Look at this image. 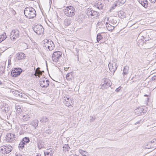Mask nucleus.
<instances>
[{"instance_id":"nucleus-38","label":"nucleus","mask_w":156,"mask_h":156,"mask_svg":"<svg viewBox=\"0 0 156 156\" xmlns=\"http://www.w3.org/2000/svg\"><path fill=\"white\" fill-rule=\"evenodd\" d=\"M24 145L23 144L20 142L18 146V147L19 148V149H22L24 147Z\"/></svg>"},{"instance_id":"nucleus-30","label":"nucleus","mask_w":156,"mask_h":156,"mask_svg":"<svg viewBox=\"0 0 156 156\" xmlns=\"http://www.w3.org/2000/svg\"><path fill=\"white\" fill-rule=\"evenodd\" d=\"M118 16L121 18H124L125 17V13L123 11H120L119 12Z\"/></svg>"},{"instance_id":"nucleus-12","label":"nucleus","mask_w":156,"mask_h":156,"mask_svg":"<svg viewBox=\"0 0 156 156\" xmlns=\"http://www.w3.org/2000/svg\"><path fill=\"white\" fill-rule=\"evenodd\" d=\"M112 83L111 81L106 78L104 80V83L102 84L101 88L102 89L107 88L111 85Z\"/></svg>"},{"instance_id":"nucleus-39","label":"nucleus","mask_w":156,"mask_h":156,"mask_svg":"<svg viewBox=\"0 0 156 156\" xmlns=\"http://www.w3.org/2000/svg\"><path fill=\"white\" fill-rule=\"evenodd\" d=\"M42 72L40 70L37 73L36 72L35 74V75L36 76H38L39 77H40V75L42 74Z\"/></svg>"},{"instance_id":"nucleus-54","label":"nucleus","mask_w":156,"mask_h":156,"mask_svg":"<svg viewBox=\"0 0 156 156\" xmlns=\"http://www.w3.org/2000/svg\"><path fill=\"white\" fill-rule=\"evenodd\" d=\"M145 39H146L145 40V41H148V40H150V39L151 38L149 37L148 38V39H146V37Z\"/></svg>"},{"instance_id":"nucleus-62","label":"nucleus","mask_w":156,"mask_h":156,"mask_svg":"<svg viewBox=\"0 0 156 156\" xmlns=\"http://www.w3.org/2000/svg\"><path fill=\"white\" fill-rule=\"evenodd\" d=\"M41 156V154H40V155H37L36 156Z\"/></svg>"},{"instance_id":"nucleus-19","label":"nucleus","mask_w":156,"mask_h":156,"mask_svg":"<svg viewBox=\"0 0 156 156\" xmlns=\"http://www.w3.org/2000/svg\"><path fill=\"white\" fill-rule=\"evenodd\" d=\"M115 26L112 25L108 23H106V27L107 29L109 31H112L114 28Z\"/></svg>"},{"instance_id":"nucleus-20","label":"nucleus","mask_w":156,"mask_h":156,"mask_svg":"<svg viewBox=\"0 0 156 156\" xmlns=\"http://www.w3.org/2000/svg\"><path fill=\"white\" fill-rule=\"evenodd\" d=\"M38 123V121L37 119H34L30 123V124L33 126L35 128L37 126Z\"/></svg>"},{"instance_id":"nucleus-36","label":"nucleus","mask_w":156,"mask_h":156,"mask_svg":"<svg viewBox=\"0 0 156 156\" xmlns=\"http://www.w3.org/2000/svg\"><path fill=\"white\" fill-rule=\"evenodd\" d=\"M38 147L39 149L43 148L44 146V145L42 142H39L37 143Z\"/></svg>"},{"instance_id":"nucleus-50","label":"nucleus","mask_w":156,"mask_h":156,"mask_svg":"<svg viewBox=\"0 0 156 156\" xmlns=\"http://www.w3.org/2000/svg\"><path fill=\"white\" fill-rule=\"evenodd\" d=\"M69 68V67H65V68H64V70L65 71H67Z\"/></svg>"},{"instance_id":"nucleus-27","label":"nucleus","mask_w":156,"mask_h":156,"mask_svg":"<svg viewBox=\"0 0 156 156\" xmlns=\"http://www.w3.org/2000/svg\"><path fill=\"white\" fill-rule=\"evenodd\" d=\"M48 121V119L45 117H42L40 119V121L41 122L46 123Z\"/></svg>"},{"instance_id":"nucleus-49","label":"nucleus","mask_w":156,"mask_h":156,"mask_svg":"<svg viewBox=\"0 0 156 156\" xmlns=\"http://www.w3.org/2000/svg\"><path fill=\"white\" fill-rule=\"evenodd\" d=\"M18 94L17 97H22V94L21 93L19 92Z\"/></svg>"},{"instance_id":"nucleus-23","label":"nucleus","mask_w":156,"mask_h":156,"mask_svg":"<svg viewBox=\"0 0 156 156\" xmlns=\"http://www.w3.org/2000/svg\"><path fill=\"white\" fill-rule=\"evenodd\" d=\"M145 110L141 108H139L135 110V112L137 113V114L141 113H144L145 112Z\"/></svg>"},{"instance_id":"nucleus-21","label":"nucleus","mask_w":156,"mask_h":156,"mask_svg":"<svg viewBox=\"0 0 156 156\" xmlns=\"http://www.w3.org/2000/svg\"><path fill=\"white\" fill-rule=\"evenodd\" d=\"M129 67L127 66H126L124 67L123 69L122 74L123 75H127L129 73Z\"/></svg>"},{"instance_id":"nucleus-40","label":"nucleus","mask_w":156,"mask_h":156,"mask_svg":"<svg viewBox=\"0 0 156 156\" xmlns=\"http://www.w3.org/2000/svg\"><path fill=\"white\" fill-rule=\"evenodd\" d=\"M126 2V0H119L118 2L121 5L124 4Z\"/></svg>"},{"instance_id":"nucleus-8","label":"nucleus","mask_w":156,"mask_h":156,"mask_svg":"<svg viewBox=\"0 0 156 156\" xmlns=\"http://www.w3.org/2000/svg\"><path fill=\"white\" fill-rule=\"evenodd\" d=\"M1 112L5 116L6 115L8 117V115H9V107L7 104H5L3 107L1 108Z\"/></svg>"},{"instance_id":"nucleus-52","label":"nucleus","mask_w":156,"mask_h":156,"mask_svg":"<svg viewBox=\"0 0 156 156\" xmlns=\"http://www.w3.org/2000/svg\"><path fill=\"white\" fill-rule=\"evenodd\" d=\"M152 3H154L156 1V0H149Z\"/></svg>"},{"instance_id":"nucleus-42","label":"nucleus","mask_w":156,"mask_h":156,"mask_svg":"<svg viewBox=\"0 0 156 156\" xmlns=\"http://www.w3.org/2000/svg\"><path fill=\"white\" fill-rule=\"evenodd\" d=\"M24 139L25 141L27 142V143H29L30 141V140L29 137H26L23 138Z\"/></svg>"},{"instance_id":"nucleus-35","label":"nucleus","mask_w":156,"mask_h":156,"mask_svg":"<svg viewBox=\"0 0 156 156\" xmlns=\"http://www.w3.org/2000/svg\"><path fill=\"white\" fill-rule=\"evenodd\" d=\"M30 118V116L29 115H23L22 119L24 121H27Z\"/></svg>"},{"instance_id":"nucleus-25","label":"nucleus","mask_w":156,"mask_h":156,"mask_svg":"<svg viewBox=\"0 0 156 156\" xmlns=\"http://www.w3.org/2000/svg\"><path fill=\"white\" fill-rule=\"evenodd\" d=\"M63 102L65 105L68 107L71 106L72 101H68L66 99H64L63 100Z\"/></svg>"},{"instance_id":"nucleus-45","label":"nucleus","mask_w":156,"mask_h":156,"mask_svg":"<svg viewBox=\"0 0 156 156\" xmlns=\"http://www.w3.org/2000/svg\"><path fill=\"white\" fill-rule=\"evenodd\" d=\"M121 89V87H119L118 88L116 89L115 91L117 92H119Z\"/></svg>"},{"instance_id":"nucleus-53","label":"nucleus","mask_w":156,"mask_h":156,"mask_svg":"<svg viewBox=\"0 0 156 156\" xmlns=\"http://www.w3.org/2000/svg\"><path fill=\"white\" fill-rule=\"evenodd\" d=\"M141 121L140 120V121H138L137 122H136V123H135V125H136L138 123H140Z\"/></svg>"},{"instance_id":"nucleus-32","label":"nucleus","mask_w":156,"mask_h":156,"mask_svg":"<svg viewBox=\"0 0 156 156\" xmlns=\"http://www.w3.org/2000/svg\"><path fill=\"white\" fill-rule=\"evenodd\" d=\"M103 38V37L100 33L98 34L97 37V40L98 42Z\"/></svg>"},{"instance_id":"nucleus-48","label":"nucleus","mask_w":156,"mask_h":156,"mask_svg":"<svg viewBox=\"0 0 156 156\" xmlns=\"http://www.w3.org/2000/svg\"><path fill=\"white\" fill-rule=\"evenodd\" d=\"M91 119H90V121L91 122H93L95 120V119L93 118V117L90 116Z\"/></svg>"},{"instance_id":"nucleus-3","label":"nucleus","mask_w":156,"mask_h":156,"mask_svg":"<svg viewBox=\"0 0 156 156\" xmlns=\"http://www.w3.org/2000/svg\"><path fill=\"white\" fill-rule=\"evenodd\" d=\"M65 14L69 17H72L75 14V8L72 6H67L64 10Z\"/></svg>"},{"instance_id":"nucleus-14","label":"nucleus","mask_w":156,"mask_h":156,"mask_svg":"<svg viewBox=\"0 0 156 156\" xmlns=\"http://www.w3.org/2000/svg\"><path fill=\"white\" fill-rule=\"evenodd\" d=\"M5 148H4V153L2 152V154H5V153H9L12 150V147L10 145H7L6 146H4Z\"/></svg>"},{"instance_id":"nucleus-44","label":"nucleus","mask_w":156,"mask_h":156,"mask_svg":"<svg viewBox=\"0 0 156 156\" xmlns=\"http://www.w3.org/2000/svg\"><path fill=\"white\" fill-rule=\"evenodd\" d=\"M5 148V146H3V147H2L1 149V150H0V152L1 153H2V152H4V148Z\"/></svg>"},{"instance_id":"nucleus-2","label":"nucleus","mask_w":156,"mask_h":156,"mask_svg":"<svg viewBox=\"0 0 156 156\" xmlns=\"http://www.w3.org/2000/svg\"><path fill=\"white\" fill-rule=\"evenodd\" d=\"M43 46L47 51H51L55 47L54 44L51 40L45 39L43 41Z\"/></svg>"},{"instance_id":"nucleus-24","label":"nucleus","mask_w":156,"mask_h":156,"mask_svg":"<svg viewBox=\"0 0 156 156\" xmlns=\"http://www.w3.org/2000/svg\"><path fill=\"white\" fill-rule=\"evenodd\" d=\"M66 78L68 80H72L73 78L72 72L68 73L66 76Z\"/></svg>"},{"instance_id":"nucleus-4","label":"nucleus","mask_w":156,"mask_h":156,"mask_svg":"<svg viewBox=\"0 0 156 156\" xmlns=\"http://www.w3.org/2000/svg\"><path fill=\"white\" fill-rule=\"evenodd\" d=\"M33 29L34 32L38 35L43 34L44 31V29L41 25L36 24L33 26Z\"/></svg>"},{"instance_id":"nucleus-1","label":"nucleus","mask_w":156,"mask_h":156,"mask_svg":"<svg viewBox=\"0 0 156 156\" xmlns=\"http://www.w3.org/2000/svg\"><path fill=\"white\" fill-rule=\"evenodd\" d=\"M24 14L28 19H33L36 16V11L35 9L31 7H27L25 9Z\"/></svg>"},{"instance_id":"nucleus-33","label":"nucleus","mask_w":156,"mask_h":156,"mask_svg":"<svg viewBox=\"0 0 156 156\" xmlns=\"http://www.w3.org/2000/svg\"><path fill=\"white\" fill-rule=\"evenodd\" d=\"M97 8L98 9H103L104 7L103 5L100 2H99L97 4Z\"/></svg>"},{"instance_id":"nucleus-28","label":"nucleus","mask_w":156,"mask_h":156,"mask_svg":"<svg viewBox=\"0 0 156 156\" xmlns=\"http://www.w3.org/2000/svg\"><path fill=\"white\" fill-rule=\"evenodd\" d=\"M22 107L21 105H16V109L17 111H22Z\"/></svg>"},{"instance_id":"nucleus-63","label":"nucleus","mask_w":156,"mask_h":156,"mask_svg":"<svg viewBox=\"0 0 156 156\" xmlns=\"http://www.w3.org/2000/svg\"><path fill=\"white\" fill-rule=\"evenodd\" d=\"M1 81L0 80V84H1Z\"/></svg>"},{"instance_id":"nucleus-61","label":"nucleus","mask_w":156,"mask_h":156,"mask_svg":"<svg viewBox=\"0 0 156 156\" xmlns=\"http://www.w3.org/2000/svg\"><path fill=\"white\" fill-rule=\"evenodd\" d=\"M74 156H79V155H76V154H75V155H74Z\"/></svg>"},{"instance_id":"nucleus-34","label":"nucleus","mask_w":156,"mask_h":156,"mask_svg":"<svg viewBox=\"0 0 156 156\" xmlns=\"http://www.w3.org/2000/svg\"><path fill=\"white\" fill-rule=\"evenodd\" d=\"M63 150L65 152L68 151L69 149L70 148V147L68 144H65V145L63 146Z\"/></svg>"},{"instance_id":"nucleus-41","label":"nucleus","mask_w":156,"mask_h":156,"mask_svg":"<svg viewBox=\"0 0 156 156\" xmlns=\"http://www.w3.org/2000/svg\"><path fill=\"white\" fill-rule=\"evenodd\" d=\"M45 132L46 133L51 134L52 133V131L51 129H48L46 130Z\"/></svg>"},{"instance_id":"nucleus-10","label":"nucleus","mask_w":156,"mask_h":156,"mask_svg":"<svg viewBox=\"0 0 156 156\" xmlns=\"http://www.w3.org/2000/svg\"><path fill=\"white\" fill-rule=\"evenodd\" d=\"M19 31L17 29H15L13 30L11 34L10 35V38L12 39H15L16 38L19 37Z\"/></svg>"},{"instance_id":"nucleus-57","label":"nucleus","mask_w":156,"mask_h":156,"mask_svg":"<svg viewBox=\"0 0 156 156\" xmlns=\"http://www.w3.org/2000/svg\"><path fill=\"white\" fill-rule=\"evenodd\" d=\"M117 4H116V5H115V6H114V7H113H113H112V9H114V8H115V6H117Z\"/></svg>"},{"instance_id":"nucleus-13","label":"nucleus","mask_w":156,"mask_h":156,"mask_svg":"<svg viewBox=\"0 0 156 156\" xmlns=\"http://www.w3.org/2000/svg\"><path fill=\"white\" fill-rule=\"evenodd\" d=\"M117 17L115 16H111L108 18V20H109V22L112 24L116 26L117 25Z\"/></svg>"},{"instance_id":"nucleus-51","label":"nucleus","mask_w":156,"mask_h":156,"mask_svg":"<svg viewBox=\"0 0 156 156\" xmlns=\"http://www.w3.org/2000/svg\"><path fill=\"white\" fill-rule=\"evenodd\" d=\"M155 141H156V139H155L154 140H151V143H154Z\"/></svg>"},{"instance_id":"nucleus-11","label":"nucleus","mask_w":156,"mask_h":156,"mask_svg":"<svg viewBox=\"0 0 156 156\" xmlns=\"http://www.w3.org/2000/svg\"><path fill=\"white\" fill-rule=\"evenodd\" d=\"M108 67L110 71L114 74L117 69V66L116 63L113 62L112 63H110L108 64Z\"/></svg>"},{"instance_id":"nucleus-15","label":"nucleus","mask_w":156,"mask_h":156,"mask_svg":"<svg viewBox=\"0 0 156 156\" xmlns=\"http://www.w3.org/2000/svg\"><path fill=\"white\" fill-rule=\"evenodd\" d=\"M25 56V54L23 53L22 52L18 53L16 57V59L19 60H21L24 58Z\"/></svg>"},{"instance_id":"nucleus-18","label":"nucleus","mask_w":156,"mask_h":156,"mask_svg":"<svg viewBox=\"0 0 156 156\" xmlns=\"http://www.w3.org/2000/svg\"><path fill=\"white\" fill-rule=\"evenodd\" d=\"M84 19V16L81 14L78 15L76 18L77 20L80 22H82Z\"/></svg>"},{"instance_id":"nucleus-7","label":"nucleus","mask_w":156,"mask_h":156,"mask_svg":"<svg viewBox=\"0 0 156 156\" xmlns=\"http://www.w3.org/2000/svg\"><path fill=\"white\" fill-rule=\"evenodd\" d=\"M61 56L62 52H61L59 51H55L52 55V59L54 62H57Z\"/></svg>"},{"instance_id":"nucleus-22","label":"nucleus","mask_w":156,"mask_h":156,"mask_svg":"<svg viewBox=\"0 0 156 156\" xmlns=\"http://www.w3.org/2000/svg\"><path fill=\"white\" fill-rule=\"evenodd\" d=\"M71 20L70 19L67 18L64 20V24L65 26H69L71 23Z\"/></svg>"},{"instance_id":"nucleus-46","label":"nucleus","mask_w":156,"mask_h":156,"mask_svg":"<svg viewBox=\"0 0 156 156\" xmlns=\"http://www.w3.org/2000/svg\"><path fill=\"white\" fill-rule=\"evenodd\" d=\"M65 98V99H66V101H72L71 100V99L69 98H68L67 97H66V98Z\"/></svg>"},{"instance_id":"nucleus-37","label":"nucleus","mask_w":156,"mask_h":156,"mask_svg":"<svg viewBox=\"0 0 156 156\" xmlns=\"http://www.w3.org/2000/svg\"><path fill=\"white\" fill-rule=\"evenodd\" d=\"M19 93V91L16 90H15L12 91V94L16 97H18Z\"/></svg>"},{"instance_id":"nucleus-31","label":"nucleus","mask_w":156,"mask_h":156,"mask_svg":"<svg viewBox=\"0 0 156 156\" xmlns=\"http://www.w3.org/2000/svg\"><path fill=\"white\" fill-rule=\"evenodd\" d=\"M21 128L22 130L26 131L27 129V125H22L21 126Z\"/></svg>"},{"instance_id":"nucleus-59","label":"nucleus","mask_w":156,"mask_h":156,"mask_svg":"<svg viewBox=\"0 0 156 156\" xmlns=\"http://www.w3.org/2000/svg\"><path fill=\"white\" fill-rule=\"evenodd\" d=\"M149 99V98H147V101H146V103H147V101Z\"/></svg>"},{"instance_id":"nucleus-56","label":"nucleus","mask_w":156,"mask_h":156,"mask_svg":"<svg viewBox=\"0 0 156 156\" xmlns=\"http://www.w3.org/2000/svg\"><path fill=\"white\" fill-rule=\"evenodd\" d=\"M156 79V76H154L152 78V80H155Z\"/></svg>"},{"instance_id":"nucleus-64","label":"nucleus","mask_w":156,"mask_h":156,"mask_svg":"<svg viewBox=\"0 0 156 156\" xmlns=\"http://www.w3.org/2000/svg\"><path fill=\"white\" fill-rule=\"evenodd\" d=\"M105 1H108V2L109 1V0H105Z\"/></svg>"},{"instance_id":"nucleus-6","label":"nucleus","mask_w":156,"mask_h":156,"mask_svg":"<svg viewBox=\"0 0 156 156\" xmlns=\"http://www.w3.org/2000/svg\"><path fill=\"white\" fill-rule=\"evenodd\" d=\"M39 83L40 86L42 88H46L49 85V81L46 78H41Z\"/></svg>"},{"instance_id":"nucleus-60","label":"nucleus","mask_w":156,"mask_h":156,"mask_svg":"<svg viewBox=\"0 0 156 156\" xmlns=\"http://www.w3.org/2000/svg\"><path fill=\"white\" fill-rule=\"evenodd\" d=\"M144 96H147V94H145V95H144Z\"/></svg>"},{"instance_id":"nucleus-47","label":"nucleus","mask_w":156,"mask_h":156,"mask_svg":"<svg viewBox=\"0 0 156 156\" xmlns=\"http://www.w3.org/2000/svg\"><path fill=\"white\" fill-rule=\"evenodd\" d=\"M44 154L45 155L46 154L47 155H50V156H51L52 155L51 153L50 152H44Z\"/></svg>"},{"instance_id":"nucleus-58","label":"nucleus","mask_w":156,"mask_h":156,"mask_svg":"<svg viewBox=\"0 0 156 156\" xmlns=\"http://www.w3.org/2000/svg\"><path fill=\"white\" fill-rule=\"evenodd\" d=\"M16 156H22V155H20V154H17L16 155Z\"/></svg>"},{"instance_id":"nucleus-55","label":"nucleus","mask_w":156,"mask_h":156,"mask_svg":"<svg viewBox=\"0 0 156 156\" xmlns=\"http://www.w3.org/2000/svg\"><path fill=\"white\" fill-rule=\"evenodd\" d=\"M11 65V61L10 60L9 61V63H8V65Z\"/></svg>"},{"instance_id":"nucleus-29","label":"nucleus","mask_w":156,"mask_h":156,"mask_svg":"<svg viewBox=\"0 0 156 156\" xmlns=\"http://www.w3.org/2000/svg\"><path fill=\"white\" fill-rule=\"evenodd\" d=\"M79 152L83 156H87L88 153L87 152L81 149H80L79 151Z\"/></svg>"},{"instance_id":"nucleus-16","label":"nucleus","mask_w":156,"mask_h":156,"mask_svg":"<svg viewBox=\"0 0 156 156\" xmlns=\"http://www.w3.org/2000/svg\"><path fill=\"white\" fill-rule=\"evenodd\" d=\"M139 2L140 4L145 8L147 7L148 5L147 0H139Z\"/></svg>"},{"instance_id":"nucleus-9","label":"nucleus","mask_w":156,"mask_h":156,"mask_svg":"<svg viewBox=\"0 0 156 156\" xmlns=\"http://www.w3.org/2000/svg\"><path fill=\"white\" fill-rule=\"evenodd\" d=\"M22 72V69L20 68H15L13 70H12L11 75L13 77H16L20 75Z\"/></svg>"},{"instance_id":"nucleus-43","label":"nucleus","mask_w":156,"mask_h":156,"mask_svg":"<svg viewBox=\"0 0 156 156\" xmlns=\"http://www.w3.org/2000/svg\"><path fill=\"white\" fill-rule=\"evenodd\" d=\"M21 142L22 143V144H23L24 145L26 144L27 143L26 141H25L24 139H23V138Z\"/></svg>"},{"instance_id":"nucleus-5","label":"nucleus","mask_w":156,"mask_h":156,"mask_svg":"<svg viewBox=\"0 0 156 156\" xmlns=\"http://www.w3.org/2000/svg\"><path fill=\"white\" fill-rule=\"evenodd\" d=\"M86 12L87 15L91 18H97L99 15V13L98 12L90 9H87L86 10Z\"/></svg>"},{"instance_id":"nucleus-26","label":"nucleus","mask_w":156,"mask_h":156,"mask_svg":"<svg viewBox=\"0 0 156 156\" xmlns=\"http://www.w3.org/2000/svg\"><path fill=\"white\" fill-rule=\"evenodd\" d=\"M6 38V34L4 33V34L0 35V43L4 41Z\"/></svg>"},{"instance_id":"nucleus-17","label":"nucleus","mask_w":156,"mask_h":156,"mask_svg":"<svg viewBox=\"0 0 156 156\" xmlns=\"http://www.w3.org/2000/svg\"><path fill=\"white\" fill-rule=\"evenodd\" d=\"M14 135L11 133H9L7 134L6 136V139L8 141H12V139L14 138Z\"/></svg>"}]
</instances>
